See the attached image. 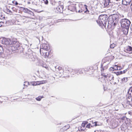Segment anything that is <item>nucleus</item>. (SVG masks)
<instances>
[{"instance_id": "9", "label": "nucleus", "mask_w": 132, "mask_h": 132, "mask_svg": "<svg viewBox=\"0 0 132 132\" xmlns=\"http://www.w3.org/2000/svg\"><path fill=\"white\" fill-rule=\"evenodd\" d=\"M127 97V100H130L132 98V90H130L129 89L127 92V94L126 95Z\"/></svg>"}, {"instance_id": "26", "label": "nucleus", "mask_w": 132, "mask_h": 132, "mask_svg": "<svg viewBox=\"0 0 132 132\" xmlns=\"http://www.w3.org/2000/svg\"><path fill=\"white\" fill-rule=\"evenodd\" d=\"M86 127L88 128H90L91 127H93V126L91 125V124L89 123L86 125Z\"/></svg>"}, {"instance_id": "6", "label": "nucleus", "mask_w": 132, "mask_h": 132, "mask_svg": "<svg viewBox=\"0 0 132 132\" xmlns=\"http://www.w3.org/2000/svg\"><path fill=\"white\" fill-rule=\"evenodd\" d=\"M5 53H6L4 54V55H5L6 56L5 57H4V58H7V56L9 55H10L12 53V52L13 51L11 49V48L10 46L9 47H7L5 51ZM4 58V57H3Z\"/></svg>"}, {"instance_id": "15", "label": "nucleus", "mask_w": 132, "mask_h": 132, "mask_svg": "<svg viewBox=\"0 0 132 132\" xmlns=\"http://www.w3.org/2000/svg\"><path fill=\"white\" fill-rule=\"evenodd\" d=\"M106 79L107 80H111L114 79V77L113 75H111L110 73H108Z\"/></svg>"}, {"instance_id": "33", "label": "nucleus", "mask_w": 132, "mask_h": 132, "mask_svg": "<svg viewBox=\"0 0 132 132\" xmlns=\"http://www.w3.org/2000/svg\"><path fill=\"white\" fill-rule=\"evenodd\" d=\"M6 11L7 12L9 13H12V11L10 10H9V9H7L6 10Z\"/></svg>"}, {"instance_id": "42", "label": "nucleus", "mask_w": 132, "mask_h": 132, "mask_svg": "<svg viewBox=\"0 0 132 132\" xmlns=\"http://www.w3.org/2000/svg\"><path fill=\"white\" fill-rule=\"evenodd\" d=\"M1 19H2L3 18H4V17H3L2 15H1Z\"/></svg>"}, {"instance_id": "4", "label": "nucleus", "mask_w": 132, "mask_h": 132, "mask_svg": "<svg viewBox=\"0 0 132 132\" xmlns=\"http://www.w3.org/2000/svg\"><path fill=\"white\" fill-rule=\"evenodd\" d=\"M121 26L122 28L129 27L130 22L129 20L126 19H122L121 21Z\"/></svg>"}, {"instance_id": "41", "label": "nucleus", "mask_w": 132, "mask_h": 132, "mask_svg": "<svg viewBox=\"0 0 132 132\" xmlns=\"http://www.w3.org/2000/svg\"><path fill=\"white\" fill-rule=\"evenodd\" d=\"M131 10L132 11V5H130Z\"/></svg>"}, {"instance_id": "39", "label": "nucleus", "mask_w": 132, "mask_h": 132, "mask_svg": "<svg viewBox=\"0 0 132 132\" xmlns=\"http://www.w3.org/2000/svg\"><path fill=\"white\" fill-rule=\"evenodd\" d=\"M125 119V117H122L121 118V119L122 120H123Z\"/></svg>"}, {"instance_id": "11", "label": "nucleus", "mask_w": 132, "mask_h": 132, "mask_svg": "<svg viewBox=\"0 0 132 132\" xmlns=\"http://www.w3.org/2000/svg\"><path fill=\"white\" fill-rule=\"evenodd\" d=\"M4 50L3 47L0 45V57H5L6 56L3 53Z\"/></svg>"}, {"instance_id": "14", "label": "nucleus", "mask_w": 132, "mask_h": 132, "mask_svg": "<svg viewBox=\"0 0 132 132\" xmlns=\"http://www.w3.org/2000/svg\"><path fill=\"white\" fill-rule=\"evenodd\" d=\"M69 124H67L63 127L62 128L60 129V130L61 131H64L67 130L69 128Z\"/></svg>"}, {"instance_id": "7", "label": "nucleus", "mask_w": 132, "mask_h": 132, "mask_svg": "<svg viewBox=\"0 0 132 132\" xmlns=\"http://www.w3.org/2000/svg\"><path fill=\"white\" fill-rule=\"evenodd\" d=\"M124 51L129 54H132V47L128 46L124 48Z\"/></svg>"}, {"instance_id": "8", "label": "nucleus", "mask_w": 132, "mask_h": 132, "mask_svg": "<svg viewBox=\"0 0 132 132\" xmlns=\"http://www.w3.org/2000/svg\"><path fill=\"white\" fill-rule=\"evenodd\" d=\"M76 4L72 3L68 6V9L71 11H75L76 10Z\"/></svg>"}, {"instance_id": "30", "label": "nucleus", "mask_w": 132, "mask_h": 132, "mask_svg": "<svg viewBox=\"0 0 132 132\" xmlns=\"http://www.w3.org/2000/svg\"><path fill=\"white\" fill-rule=\"evenodd\" d=\"M101 71H103L104 70V67H103V64H101Z\"/></svg>"}, {"instance_id": "27", "label": "nucleus", "mask_w": 132, "mask_h": 132, "mask_svg": "<svg viewBox=\"0 0 132 132\" xmlns=\"http://www.w3.org/2000/svg\"><path fill=\"white\" fill-rule=\"evenodd\" d=\"M113 67L114 70H118V65H114L113 66Z\"/></svg>"}, {"instance_id": "44", "label": "nucleus", "mask_w": 132, "mask_h": 132, "mask_svg": "<svg viewBox=\"0 0 132 132\" xmlns=\"http://www.w3.org/2000/svg\"><path fill=\"white\" fill-rule=\"evenodd\" d=\"M81 71V70H79V71Z\"/></svg>"}, {"instance_id": "18", "label": "nucleus", "mask_w": 132, "mask_h": 132, "mask_svg": "<svg viewBox=\"0 0 132 132\" xmlns=\"http://www.w3.org/2000/svg\"><path fill=\"white\" fill-rule=\"evenodd\" d=\"M123 28L122 29V31L123 34L126 35H127L128 33L129 27H125Z\"/></svg>"}, {"instance_id": "43", "label": "nucleus", "mask_w": 132, "mask_h": 132, "mask_svg": "<svg viewBox=\"0 0 132 132\" xmlns=\"http://www.w3.org/2000/svg\"><path fill=\"white\" fill-rule=\"evenodd\" d=\"M26 13L27 15H28V12H26Z\"/></svg>"}, {"instance_id": "3", "label": "nucleus", "mask_w": 132, "mask_h": 132, "mask_svg": "<svg viewBox=\"0 0 132 132\" xmlns=\"http://www.w3.org/2000/svg\"><path fill=\"white\" fill-rule=\"evenodd\" d=\"M12 43L10 45L12 50L13 51L19 50L20 46L19 43L14 39L12 40Z\"/></svg>"}, {"instance_id": "1", "label": "nucleus", "mask_w": 132, "mask_h": 132, "mask_svg": "<svg viewBox=\"0 0 132 132\" xmlns=\"http://www.w3.org/2000/svg\"><path fill=\"white\" fill-rule=\"evenodd\" d=\"M50 47L47 44L43 43L41 46L40 52L41 55L44 57L47 58L49 56L50 57L53 56V53L51 51H49Z\"/></svg>"}, {"instance_id": "40", "label": "nucleus", "mask_w": 132, "mask_h": 132, "mask_svg": "<svg viewBox=\"0 0 132 132\" xmlns=\"http://www.w3.org/2000/svg\"><path fill=\"white\" fill-rule=\"evenodd\" d=\"M85 6H86V9H87L86 11H87L88 12H89V11L87 9V6L85 5Z\"/></svg>"}, {"instance_id": "12", "label": "nucleus", "mask_w": 132, "mask_h": 132, "mask_svg": "<svg viewBox=\"0 0 132 132\" xmlns=\"http://www.w3.org/2000/svg\"><path fill=\"white\" fill-rule=\"evenodd\" d=\"M132 0H122V3L123 5H129Z\"/></svg>"}, {"instance_id": "45", "label": "nucleus", "mask_w": 132, "mask_h": 132, "mask_svg": "<svg viewBox=\"0 0 132 132\" xmlns=\"http://www.w3.org/2000/svg\"><path fill=\"white\" fill-rule=\"evenodd\" d=\"M43 67H45V68H47L46 67H45V66H43Z\"/></svg>"}, {"instance_id": "36", "label": "nucleus", "mask_w": 132, "mask_h": 132, "mask_svg": "<svg viewBox=\"0 0 132 132\" xmlns=\"http://www.w3.org/2000/svg\"><path fill=\"white\" fill-rule=\"evenodd\" d=\"M110 69L112 71H114L113 67H111L110 68Z\"/></svg>"}, {"instance_id": "38", "label": "nucleus", "mask_w": 132, "mask_h": 132, "mask_svg": "<svg viewBox=\"0 0 132 132\" xmlns=\"http://www.w3.org/2000/svg\"><path fill=\"white\" fill-rule=\"evenodd\" d=\"M128 112L129 114L131 115L132 113V111H128Z\"/></svg>"}, {"instance_id": "23", "label": "nucleus", "mask_w": 132, "mask_h": 132, "mask_svg": "<svg viewBox=\"0 0 132 132\" xmlns=\"http://www.w3.org/2000/svg\"><path fill=\"white\" fill-rule=\"evenodd\" d=\"M88 123V121H85L83 122L81 124V126L83 127H85V126Z\"/></svg>"}, {"instance_id": "20", "label": "nucleus", "mask_w": 132, "mask_h": 132, "mask_svg": "<svg viewBox=\"0 0 132 132\" xmlns=\"http://www.w3.org/2000/svg\"><path fill=\"white\" fill-rule=\"evenodd\" d=\"M44 98V96H39L37 97L36 98V99L37 101H40L42 98Z\"/></svg>"}, {"instance_id": "34", "label": "nucleus", "mask_w": 132, "mask_h": 132, "mask_svg": "<svg viewBox=\"0 0 132 132\" xmlns=\"http://www.w3.org/2000/svg\"><path fill=\"white\" fill-rule=\"evenodd\" d=\"M118 70H120L122 68L121 66H118Z\"/></svg>"}, {"instance_id": "47", "label": "nucleus", "mask_w": 132, "mask_h": 132, "mask_svg": "<svg viewBox=\"0 0 132 132\" xmlns=\"http://www.w3.org/2000/svg\"><path fill=\"white\" fill-rule=\"evenodd\" d=\"M81 73H82V72H81Z\"/></svg>"}, {"instance_id": "21", "label": "nucleus", "mask_w": 132, "mask_h": 132, "mask_svg": "<svg viewBox=\"0 0 132 132\" xmlns=\"http://www.w3.org/2000/svg\"><path fill=\"white\" fill-rule=\"evenodd\" d=\"M107 75L108 74H106L105 73H101V76H102V77H103L105 79L106 78Z\"/></svg>"}, {"instance_id": "16", "label": "nucleus", "mask_w": 132, "mask_h": 132, "mask_svg": "<svg viewBox=\"0 0 132 132\" xmlns=\"http://www.w3.org/2000/svg\"><path fill=\"white\" fill-rule=\"evenodd\" d=\"M58 69L59 70L58 73L60 74L61 75H62L63 74L64 71H65V70H64V69H63L62 67L61 66H59L58 67Z\"/></svg>"}, {"instance_id": "10", "label": "nucleus", "mask_w": 132, "mask_h": 132, "mask_svg": "<svg viewBox=\"0 0 132 132\" xmlns=\"http://www.w3.org/2000/svg\"><path fill=\"white\" fill-rule=\"evenodd\" d=\"M65 72L68 73H71L73 72V70L71 68L67 66L65 67Z\"/></svg>"}, {"instance_id": "25", "label": "nucleus", "mask_w": 132, "mask_h": 132, "mask_svg": "<svg viewBox=\"0 0 132 132\" xmlns=\"http://www.w3.org/2000/svg\"><path fill=\"white\" fill-rule=\"evenodd\" d=\"M115 73L117 75H119L122 74L123 72L122 71H118L116 72Z\"/></svg>"}, {"instance_id": "48", "label": "nucleus", "mask_w": 132, "mask_h": 132, "mask_svg": "<svg viewBox=\"0 0 132 132\" xmlns=\"http://www.w3.org/2000/svg\"><path fill=\"white\" fill-rule=\"evenodd\" d=\"M131 5H132V2H131Z\"/></svg>"}, {"instance_id": "46", "label": "nucleus", "mask_w": 132, "mask_h": 132, "mask_svg": "<svg viewBox=\"0 0 132 132\" xmlns=\"http://www.w3.org/2000/svg\"><path fill=\"white\" fill-rule=\"evenodd\" d=\"M30 12L31 13H32V12Z\"/></svg>"}, {"instance_id": "29", "label": "nucleus", "mask_w": 132, "mask_h": 132, "mask_svg": "<svg viewBox=\"0 0 132 132\" xmlns=\"http://www.w3.org/2000/svg\"><path fill=\"white\" fill-rule=\"evenodd\" d=\"M116 46L115 44L114 43L111 44L110 45V47L111 48H113Z\"/></svg>"}, {"instance_id": "19", "label": "nucleus", "mask_w": 132, "mask_h": 132, "mask_svg": "<svg viewBox=\"0 0 132 132\" xmlns=\"http://www.w3.org/2000/svg\"><path fill=\"white\" fill-rule=\"evenodd\" d=\"M47 82L46 80H43L40 81H37L36 83V85H40L42 84H45Z\"/></svg>"}, {"instance_id": "49", "label": "nucleus", "mask_w": 132, "mask_h": 132, "mask_svg": "<svg viewBox=\"0 0 132 132\" xmlns=\"http://www.w3.org/2000/svg\"><path fill=\"white\" fill-rule=\"evenodd\" d=\"M23 85H24V86H25V84H23Z\"/></svg>"}, {"instance_id": "35", "label": "nucleus", "mask_w": 132, "mask_h": 132, "mask_svg": "<svg viewBox=\"0 0 132 132\" xmlns=\"http://www.w3.org/2000/svg\"><path fill=\"white\" fill-rule=\"evenodd\" d=\"M128 101L129 102H131V105H132V98L130 100H128Z\"/></svg>"}, {"instance_id": "17", "label": "nucleus", "mask_w": 132, "mask_h": 132, "mask_svg": "<svg viewBox=\"0 0 132 132\" xmlns=\"http://www.w3.org/2000/svg\"><path fill=\"white\" fill-rule=\"evenodd\" d=\"M110 3V0H105L104 6L105 7H109V4Z\"/></svg>"}, {"instance_id": "32", "label": "nucleus", "mask_w": 132, "mask_h": 132, "mask_svg": "<svg viewBox=\"0 0 132 132\" xmlns=\"http://www.w3.org/2000/svg\"><path fill=\"white\" fill-rule=\"evenodd\" d=\"M30 85V84L29 82L28 81H25V86L27 87Z\"/></svg>"}, {"instance_id": "22", "label": "nucleus", "mask_w": 132, "mask_h": 132, "mask_svg": "<svg viewBox=\"0 0 132 132\" xmlns=\"http://www.w3.org/2000/svg\"><path fill=\"white\" fill-rule=\"evenodd\" d=\"M41 74L43 76H44L45 77H46L47 74L43 70H42L41 71Z\"/></svg>"}, {"instance_id": "50", "label": "nucleus", "mask_w": 132, "mask_h": 132, "mask_svg": "<svg viewBox=\"0 0 132 132\" xmlns=\"http://www.w3.org/2000/svg\"><path fill=\"white\" fill-rule=\"evenodd\" d=\"M131 29L132 30V28H131Z\"/></svg>"}, {"instance_id": "2", "label": "nucleus", "mask_w": 132, "mask_h": 132, "mask_svg": "<svg viewBox=\"0 0 132 132\" xmlns=\"http://www.w3.org/2000/svg\"><path fill=\"white\" fill-rule=\"evenodd\" d=\"M108 17L107 15H101L99 16L98 20L97 21L98 24L103 29L105 28L106 23L107 22Z\"/></svg>"}, {"instance_id": "5", "label": "nucleus", "mask_w": 132, "mask_h": 132, "mask_svg": "<svg viewBox=\"0 0 132 132\" xmlns=\"http://www.w3.org/2000/svg\"><path fill=\"white\" fill-rule=\"evenodd\" d=\"M12 40H11L8 38H4L2 40L1 43L3 44L11 45L12 43Z\"/></svg>"}, {"instance_id": "31", "label": "nucleus", "mask_w": 132, "mask_h": 132, "mask_svg": "<svg viewBox=\"0 0 132 132\" xmlns=\"http://www.w3.org/2000/svg\"><path fill=\"white\" fill-rule=\"evenodd\" d=\"M97 122H93L92 123L93 124V125L92 126H93V127L94 126H98V125H97Z\"/></svg>"}, {"instance_id": "24", "label": "nucleus", "mask_w": 132, "mask_h": 132, "mask_svg": "<svg viewBox=\"0 0 132 132\" xmlns=\"http://www.w3.org/2000/svg\"><path fill=\"white\" fill-rule=\"evenodd\" d=\"M12 5H17L18 4V3L16 1H13L12 2Z\"/></svg>"}, {"instance_id": "13", "label": "nucleus", "mask_w": 132, "mask_h": 132, "mask_svg": "<svg viewBox=\"0 0 132 132\" xmlns=\"http://www.w3.org/2000/svg\"><path fill=\"white\" fill-rule=\"evenodd\" d=\"M113 56H112L106 57L104 58V60L106 62H110L113 59Z\"/></svg>"}, {"instance_id": "37", "label": "nucleus", "mask_w": 132, "mask_h": 132, "mask_svg": "<svg viewBox=\"0 0 132 132\" xmlns=\"http://www.w3.org/2000/svg\"><path fill=\"white\" fill-rule=\"evenodd\" d=\"M45 3L46 4H47L48 3V1L47 0H46L45 1Z\"/></svg>"}, {"instance_id": "28", "label": "nucleus", "mask_w": 132, "mask_h": 132, "mask_svg": "<svg viewBox=\"0 0 132 132\" xmlns=\"http://www.w3.org/2000/svg\"><path fill=\"white\" fill-rule=\"evenodd\" d=\"M127 78H126L124 77L122 79V81L123 82H125L127 81Z\"/></svg>"}]
</instances>
